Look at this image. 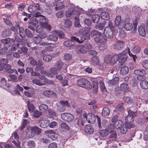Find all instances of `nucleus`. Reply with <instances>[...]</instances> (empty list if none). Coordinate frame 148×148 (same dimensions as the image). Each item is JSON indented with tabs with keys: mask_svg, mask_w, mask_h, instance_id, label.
I'll return each instance as SVG.
<instances>
[{
	"mask_svg": "<svg viewBox=\"0 0 148 148\" xmlns=\"http://www.w3.org/2000/svg\"><path fill=\"white\" fill-rule=\"evenodd\" d=\"M79 34L82 36H78V37L72 36L71 37L73 43L74 41H76L79 43H82L85 40H87L90 38V35L87 31L83 29L80 30Z\"/></svg>",
	"mask_w": 148,
	"mask_h": 148,
	"instance_id": "f257e3e1",
	"label": "nucleus"
},
{
	"mask_svg": "<svg viewBox=\"0 0 148 148\" xmlns=\"http://www.w3.org/2000/svg\"><path fill=\"white\" fill-rule=\"evenodd\" d=\"M28 11L33 13L34 17H38L40 16L43 12V10L38 4L33 5H30L28 8Z\"/></svg>",
	"mask_w": 148,
	"mask_h": 148,
	"instance_id": "f03ea898",
	"label": "nucleus"
},
{
	"mask_svg": "<svg viewBox=\"0 0 148 148\" xmlns=\"http://www.w3.org/2000/svg\"><path fill=\"white\" fill-rule=\"evenodd\" d=\"M26 130V134L29 137L34 136L35 134H39L41 132V129L37 126H29Z\"/></svg>",
	"mask_w": 148,
	"mask_h": 148,
	"instance_id": "7ed1b4c3",
	"label": "nucleus"
},
{
	"mask_svg": "<svg viewBox=\"0 0 148 148\" xmlns=\"http://www.w3.org/2000/svg\"><path fill=\"white\" fill-rule=\"evenodd\" d=\"M60 38H63L64 37V34L63 32L55 30L53 32V34L49 35L47 38V40L51 41L56 42L58 40V37Z\"/></svg>",
	"mask_w": 148,
	"mask_h": 148,
	"instance_id": "20e7f679",
	"label": "nucleus"
},
{
	"mask_svg": "<svg viewBox=\"0 0 148 148\" xmlns=\"http://www.w3.org/2000/svg\"><path fill=\"white\" fill-rule=\"evenodd\" d=\"M97 36L94 38V40L97 42L101 43L107 41V39L105 37L101 36V33L97 30H93L91 32V36Z\"/></svg>",
	"mask_w": 148,
	"mask_h": 148,
	"instance_id": "39448f33",
	"label": "nucleus"
},
{
	"mask_svg": "<svg viewBox=\"0 0 148 148\" xmlns=\"http://www.w3.org/2000/svg\"><path fill=\"white\" fill-rule=\"evenodd\" d=\"M92 45L89 43H87L84 45H80L76 47L77 51L82 53H86L89 49L91 48Z\"/></svg>",
	"mask_w": 148,
	"mask_h": 148,
	"instance_id": "423d86ee",
	"label": "nucleus"
},
{
	"mask_svg": "<svg viewBox=\"0 0 148 148\" xmlns=\"http://www.w3.org/2000/svg\"><path fill=\"white\" fill-rule=\"evenodd\" d=\"M129 51V50L128 49H126L122 53H119L118 55L119 60V62L120 63L121 65H122L126 60L127 57L126 53H128Z\"/></svg>",
	"mask_w": 148,
	"mask_h": 148,
	"instance_id": "0eeeda50",
	"label": "nucleus"
},
{
	"mask_svg": "<svg viewBox=\"0 0 148 148\" xmlns=\"http://www.w3.org/2000/svg\"><path fill=\"white\" fill-rule=\"evenodd\" d=\"M70 8H69L65 12V15L67 17H70L72 15H79L80 13L78 11H75L74 6L72 4H70Z\"/></svg>",
	"mask_w": 148,
	"mask_h": 148,
	"instance_id": "6e6552de",
	"label": "nucleus"
},
{
	"mask_svg": "<svg viewBox=\"0 0 148 148\" xmlns=\"http://www.w3.org/2000/svg\"><path fill=\"white\" fill-rule=\"evenodd\" d=\"M15 40L17 43L14 44L12 45V46L11 48V50L12 51H15L19 47L20 45L24 46V43L22 41L21 38H19L18 37H15Z\"/></svg>",
	"mask_w": 148,
	"mask_h": 148,
	"instance_id": "1a4fd4ad",
	"label": "nucleus"
},
{
	"mask_svg": "<svg viewBox=\"0 0 148 148\" xmlns=\"http://www.w3.org/2000/svg\"><path fill=\"white\" fill-rule=\"evenodd\" d=\"M61 117L62 119L68 122H71L74 119V116L73 114L68 113H62Z\"/></svg>",
	"mask_w": 148,
	"mask_h": 148,
	"instance_id": "9d476101",
	"label": "nucleus"
},
{
	"mask_svg": "<svg viewBox=\"0 0 148 148\" xmlns=\"http://www.w3.org/2000/svg\"><path fill=\"white\" fill-rule=\"evenodd\" d=\"M128 113V115L125 119L126 121L132 122L134 121V117L136 115L137 112L136 111L133 112L131 110H129Z\"/></svg>",
	"mask_w": 148,
	"mask_h": 148,
	"instance_id": "9b49d317",
	"label": "nucleus"
},
{
	"mask_svg": "<svg viewBox=\"0 0 148 148\" xmlns=\"http://www.w3.org/2000/svg\"><path fill=\"white\" fill-rule=\"evenodd\" d=\"M114 23L115 25L118 26L119 29L123 28L124 23L121 20V17L120 16H118L116 17Z\"/></svg>",
	"mask_w": 148,
	"mask_h": 148,
	"instance_id": "f8f14e48",
	"label": "nucleus"
},
{
	"mask_svg": "<svg viewBox=\"0 0 148 148\" xmlns=\"http://www.w3.org/2000/svg\"><path fill=\"white\" fill-rule=\"evenodd\" d=\"M58 70L55 67H52L50 68L48 72L45 73V75L48 77H52L53 75H55L58 73Z\"/></svg>",
	"mask_w": 148,
	"mask_h": 148,
	"instance_id": "ddd939ff",
	"label": "nucleus"
},
{
	"mask_svg": "<svg viewBox=\"0 0 148 148\" xmlns=\"http://www.w3.org/2000/svg\"><path fill=\"white\" fill-rule=\"evenodd\" d=\"M113 28H111L109 27H106L104 31V34L106 38V37L108 38H111L113 36V32L112 31ZM103 37H104L103 36Z\"/></svg>",
	"mask_w": 148,
	"mask_h": 148,
	"instance_id": "4468645a",
	"label": "nucleus"
},
{
	"mask_svg": "<svg viewBox=\"0 0 148 148\" xmlns=\"http://www.w3.org/2000/svg\"><path fill=\"white\" fill-rule=\"evenodd\" d=\"M46 134L49 137L53 140H55L58 138V135L52 130H47L45 131Z\"/></svg>",
	"mask_w": 148,
	"mask_h": 148,
	"instance_id": "2eb2a0df",
	"label": "nucleus"
},
{
	"mask_svg": "<svg viewBox=\"0 0 148 148\" xmlns=\"http://www.w3.org/2000/svg\"><path fill=\"white\" fill-rule=\"evenodd\" d=\"M96 117L98 123V126L99 127H101L102 126L104 127H107L109 125V123L108 121L106 119H104L102 120L101 122V126L100 118L97 116H96Z\"/></svg>",
	"mask_w": 148,
	"mask_h": 148,
	"instance_id": "dca6fc26",
	"label": "nucleus"
},
{
	"mask_svg": "<svg viewBox=\"0 0 148 148\" xmlns=\"http://www.w3.org/2000/svg\"><path fill=\"white\" fill-rule=\"evenodd\" d=\"M124 42L122 41H117L114 45V48L116 50H120L123 47Z\"/></svg>",
	"mask_w": 148,
	"mask_h": 148,
	"instance_id": "f3484780",
	"label": "nucleus"
},
{
	"mask_svg": "<svg viewBox=\"0 0 148 148\" xmlns=\"http://www.w3.org/2000/svg\"><path fill=\"white\" fill-rule=\"evenodd\" d=\"M26 71L27 73H31V75L33 76L39 77L40 75V73L34 71L33 69L31 67H27L26 69Z\"/></svg>",
	"mask_w": 148,
	"mask_h": 148,
	"instance_id": "a211bd4d",
	"label": "nucleus"
},
{
	"mask_svg": "<svg viewBox=\"0 0 148 148\" xmlns=\"http://www.w3.org/2000/svg\"><path fill=\"white\" fill-rule=\"evenodd\" d=\"M117 134L116 132H114L109 136L108 140H107V144H110L113 141H115L116 139Z\"/></svg>",
	"mask_w": 148,
	"mask_h": 148,
	"instance_id": "6ab92c4d",
	"label": "nucleus"
},
{
	"mask_svg": "<svg viewBox=\"0 0 148 148\" xmlns=\"http://www.w3.org/2000/svg\"><path fill=\"white\" fill-rule=\"evenodd\" d=\"M95 120L96 118L93 114L91 113L87 114V120L89 123H93Z\"/></svg>",
	"mask_w": 148,
	"mask_h": 148,
	"instance_id": "aec40b11",
	"label": "nucleus"
},
{
	"mask_svg": "<svg viewBox=\"0 0 148 148\" xmlns=\"http://www.w3.org/2000/svg\"><path fill=\"white\" fill-rule=\"evenodd\" d=\"M38 18V23L42 26H44V25L47 22V19L45 18V16L41 15L38 17H36Z\"/></svg>",
	"mask_w": 148,
	"mask_h": 148,
	"instance_id": "412c9836",
	"label": "nucleus"
},
{
	"mask_svg": "<svg viewBox=\"0 0 148 148\" xmlns=\"http://www.w3.org/2000/svg\"><path fill=\"white\" fill-rule=\"evenodd\" d=\"M8 60L6 58L0 59V71L2 70L5 65L8 63Z\"/></svg>",
	"mask_w": 148,
	"mask_h": 148,
	"instance_id": "4be33fe9",
	"label": "nucleus"
},
{
	"mask_svg": "<svg viewBox=\"0 0 148 148\" xmlns=\"http://www.w3.org/2000/svg\"><path fill=\"white\" fill-rule=\"evenodd\" d=\"M40 126L42 128L47 127L49 124V121L47 120H41L39 121Z\"/></svg>",
	"mask_w": 148,
	"mask_h": 148,
	"instance_id": "5701e85b",
	"label": "nucleus"
},
{
	"mask_svg": "<svg viewBox=\"0 0 148 148\" xmlns=\"http://www.w3.org/2000/svg\"><path fill=\"white\" fill-rule=\"evenodd\" d=\"M84 130L86 133L89 134H92L94 131L93 128L92 126L90 124L87 125L85 126Z\"/></svg>",
	"mask_w": 148,
	"mask_h": 148,
	"instance_id": "b1692460",
	"label": "nucleus"
},
{
	"mask_svg": "<svg viewBox=\"0 0 148 148\" xmlns=\"http://www.w3.org/2000/svg\"><path fill=\"white\" fill-rule=\"evenodd\" d=\"M1 42L4 45L11 44L12 43L15 42V40L14 39L10 38L2 39L1 40Z\"/></svg>",
	"mask_w": 148,
	"mask_h": 148,
	"instance_id": "393cba45",
	"label": "nucleus"
},
{
	"mask_svg": "<svg viewBox=\"0 0 148 148\" xmlns=\"http://www.w3.org/2000/svg\"><path fill=\"white\" fill-rule=\"evenodd\" d=\"M139 34L142 36L144 37L146 35V32L144 27L141 25L139 26L138 28Z\"/></svg>",
	"mask_w": 148,
	"mask_h": 148,
	"instance_id": "a878e982",
	"label": "nucleus"
},
{
	"mask_svg": "<svg viewBox=\"0 0 148 148\" xmlns=\"http://www.w3.org/2000/svg\"><path fill=\"white\" fill-rule=\"evenodd\" d=\"M124 125V124L121 120H118L115 121L114 123V125L115 128L117 129H119Z\"/></svg>",
	"mask_w": 148,
	"mask_h": 148,
	"instance_id": "bb28decb",
	"label": "nucleus"
},
{
	"mask_svg": "<svg viewBox=\"0 0 148 148\" xmlns=\"http://www.w3.org/2000/svg\"><path fill=\"white\" fill-rule=\"evenodd\" d=\"M140 86L143 89H148V82L145 80H142L140 82Z\"/></svg>",
	"mask_w": 148,
	"mask_h": 148,
	"instance_id": "cd10ccee",
	"label": "nucleus"
},
{
	"mask_svg": "<svg viewBox=\"0 0 148 148\" xmlns=\"http://www.w3.org/2000/svg\"><path fill=\"white\" fill-rule=\"evenodd\" d=\"M134 73L138 75H146V72L144 70L138 69L135 70L134 71Z\"/></svg>",
	"mask_w": 148,
	"mask_h": 148,
	"instance_id": "c85d7f7f",
	"label": "nucleus"
},
{
	"mask_svg": "<svg viewBox=\"0 0 148 148\" xmlns=\"http://www.w3.org/2000/svg\"><path fill=\"white\" fill-rule=\"evenodd\" d=\"M86 79H80L77 80V85L79 86L84 88L85 87V83Z\"/></svg>",
	"mask_w": 148,
	"mask_h": 148,
	"instance_id": "c756f323",
	"label": "nucleus"
},
{
	"mask_svg": "<svg viewBox=\"0 0 148 148\" xmlns=\"http://www.w3.org/2000/svg\"><path fill=\"white\" fill-rule=\"evenodd\" d=\"M119 80V79L118 77H115L109 81L108 83L111 86L115 85L118 83Z\"/></svg>",
	"mask_w": 148,
	"mask_h": 148,
	"instance_id": "7c9ffc66",
	"label": "nucleus"
},
{
	"mask_svg": "<svg viewBox=\"0 0 148 148\" xmlns=\"http://www.w3.org/2000/svg\"><path fill=\"white\" fill-rule=\"evenodd\" d=\"M110 112L109 108L107 107H105L103 108L101 114L103 116H107L109 115Z\"/></svg>",
	"mask_w": 148,
	"mask_h": 148,
	"instance_id": "2f4dec72",
	"label": "nucleus"
},
{
	"mask_svg": "<svg viewBox=\"0 0 148 148\" xmlns=\"http://www.w3.org/2000/svg\"><path fill=\"white\" fill-rule=\"evenodd\" d=\"M11 66L9 64H7L5 66L4 68L5 69V70L6 73H12L14 71V70H12V69H11Z\"/></svg>",
	"mask_w": 148,
	"mask_h": 148,
	"instance_id": "473e14b6",
	"label": "nucleus"
},
{
	"mask_svg": "<svg viewBox=\"0 0 148 148\" xmlns=\"http://www.w3.org/2000/svg\"><path fill=\"white\" fill-rule=\"evenodd\" d=\"M60 129L63 131H66L69 130V127L65 123H61L60 126Z\"/></svg>",
	"mask_w": 148,
	"mask_h": 148,
	"instance_id": "72a5a7b5",
	"label": "nucleus"
},
{
	"mask_svg": "<svg viewBox=\"0 0 148 148\" xmlns=\"http://www.w3.org/2000/svg\"><path fill=\"white\" fill-rule=\"evenodd\" d=\"M38 107H39V110L42 112H45L48 108V106L45 104H42Z\"/></svg>",
	"mask_w": 148,
	"mask_h": 148,
	"instance_id": "f704fd0d",
	"label": "nucleus"
},
{
	"mask_svg": "<svg viewBox=\"0 0 148 148\" xmlns=\"http://www.w3.org/2000/svg\"><path fill=\"white\" fill-rule=\"evenodd\" d=\"M129 71L128 67L127 66H125L122 67L120 71V73L122 75H125L127 74Z\"/></svg>",
	"mask_w": 148,
	"mask_h": 148,
	"instance_id": "c9c22d12",
	"label": "nucleus"
},
{
	"mask_svg": "<svg viewBox=\"0 0 148 148\" xmlns=\"http://www.w3.org/2000/svg\"><path fill=\"white\" fill-rule=\"evenodd\" d=\"M120 87L121 90L124 92H127L129 90L128 85L125 83L121 84Z\"/></svg>",
	"mask_w": 148,
	"mask_h": 148,
	"instance_id": "e433bc0d",
	"label": "nucleus"
},
{
	"mask_svg": "<svg viewBox=\"0 0 148 148\" xmlns=\"http://www.w3.org/2000/svg\"><path fill=\"white\" fill-rule=\"evenodd\" d=\"M101 18L103 19L108 20L109 18V15L108 12H103L100 14Z\"/></svg>",
	"mask_w": 148,
	"mask_h": 148,
	"instance_id": "4c0bfd02",
	"label": "nucleus"
},
{
	"mask_svg": "<svg viewBox=\"0 0 148 148\" xmlns=\"http://www.w3.org/2000/svg\"><path fill=\"white\" fill-rule=\"evenodd\" d=\"M127 31L130 30L133 28V25L132 23H127L123 25V27Z\"/></svg>",
	"mask_w": 148,
	"mask_h": 148,
	"instance_id": "58836bf2",
	"label": "nucleus"
},
{
	"mask_svg": "<svg viewBox=\"0 0 148 148\" xmlns=\"http://www.w3.org/2000/svg\"><path fill=\"white\" fill-rule=\"evenodd\" d=\"M44 95L47 97L50 96L51 95H53L54 96H56V94L52 91L47 90H45L43 92Z\"/></svg>",
	"mask_w": 148,
	"mask_h": 148,
	"instance_id": "ea45409f",
	"label": "nucleus"
},
{
	"mask_svg": "<svg viewBox=\"0 0 148 148\" xmlns=\"http://www.w3.org/2000/svg\"><path fill=\"white\" fill-rule=\"evenodd\" d=\"M140 46L135 45L132 47L131 51L134 53H137L140 51Z\"/></svg>",
	"mask_w": 148,
	"mask_h": 148,
	"instance_id": "a19ab883",
	"label": "nucleus"
},
{
	"mask_svg": "<svg viewBox=\"0 0 148 148\" xmlns=\"http://www.w3.org/2000/svg\"><path fill=\"white\" fill-rule=\"evenodd\" d=\"M10 34L11 32L10 29H7L2 32L1 36L3 38H5L8 36Z\"/></svg>",
	"mask_w": 148,
	"mask_h": 148,
	"instance_id": "79ce46f5",
	"label": "nucleus"
},
{
	"mask_svg": "<svg viewBox=\"0 0 148 148\" xmlns=\"http://www.w3.org/2000/svg\"><path fill=\"white\" fill-rule=\"evenodd\" d=\"M32 82L33 83L39 86H42L45 85L44 82H42L39 79H34L32 80Z\"/></svg>",
	"mask_w": 148,
	"mask_h": 148,
	"instance_id": "37998d69",
	"label": "nucleus"
},
{
	"mask_svg": "<svg viewBox=\"0 0 148 148\" xmlns=\"http://www.w3.org/2000/svg\"><path fill=\"white\" fill-rule=\"evenodd\" d=\"M65 5L63 4L62 2H60L57 3L56 5V7H55V9L56 10H61L64 8Z\"/></svg>",
	"mask_w": 148,
	"mask_h": 148,
	"instance_id": "c03bdc74",
	"label": "nucleus"
},
{
	"mask_svg": "<svg viewBox=\"0 0 148 148\" xmlns=\"http://www.w3.org/2000/svg\"><path fill=\"white\" fill-rule=\"evenodd\" d=\"M27 107L29 111L30 112H32L34 110V107L33 104L29 101H27Z\"/></svg>",
	"mask_w": 148,
	"mask_h": 148,
	"instance_id": "a18cd8bd",
	"label": "nucleus"
},
{
	"mask_svg": "<svg viewBox=\"0 0 148 148\" xmlns=\"http://www.w3.org/2000/svg\"><path fill=\"white\" fill-rule=\"evenodd\" d=\"M18 28H19V34L20 36L23 38L25 37L26 36V29L25 30L22 27H18Z\"/></svg>",
	"mask_w": 148,
	"mask_h": 148,
	"instance_id": "49530a36",
	"label": "nucleus"
},
{
	"mask_svg": "<svg viewBox=\"0 0 148 148\" xmlns=\"http://www.w3.org/2000/svg\"><path fill=\"white\" fill-rule=\"evenodd\" d=\"M105 23L103 22L102 23H99L95 25V28L97 29L101 30L103 29L105 27Z\"/></svg>",
	"mask_w": 148,
	"mask_h": 148,
	"instance_id": "de8ad7c7",
	"label": "nucleus"
},
{
	"mask_svg": "<svg viewBox=\"0 0 148 148\" xmlns=\"http://www.w3.org/2000/svg\"><path fill=\"white\" fill-rule=\"evenodd\" d=\"M99 16L97 14L93 15L92 16V19L94 23H97L98 22L99 20Z\"/></svg>",
	"mask_w": 148,
	"mask_h": 148,
	"instance_id": "09e8293b",
	"label": "nucleus"
},
{
	"mask_svg": "<svg viewBox=\"0 0 148 148\" xmlns=\"http://www.w3.org/2000/svg\"><path fill=\"white\" fill-rule=\"evenodd\" d=\"M64 63L61 60L58 61L56 63V66L58 70H60L64 66Z\"/></svg>",
	"mask_w": 148,
	"mask_h": 148,
	"instance_id": "8fccbe9b",
	"label": "nucleus"
},
{
	"mask_svg": "<svg viewBox=\"0 0 148 148\" xmlns=\"http://www.w3.org/2000/svg\"><path fill=\"white\" fill-rule=\"evenodd\" d=\"M108 134V131L106 130H102L99 132L100 136L103 137L106 136Z\"/></svg>",
	"mask_w": 148,
	"mask_h": 148,
	"instance_id": "3c124183",
	"label": "nucleus"
},
{
	"mask_svg": "<svg viewBox=\"0 0 148 148\" xmlns=\"http://www.w3.org/2000/svg\"><path fill=\"white\" fill-rule=\"evenodd\" d=\"M74 43H73L71 40H66L63 42V45L65 47H69L74 45Z\"/></svg>",
	"mask_w": 148,
	"mask_h": 148,
	"instance_id": "603ef678",
	"label": "nucleus"
},
{
	"mask_svg": "<svg viewBox=\"0 0 148 148\" xmlns=\"http://www.w3.org/2000/svg\"><path fill=\"white\" fill-rule=\"evenodd\" d=\"M52 58V56L51 55H47L45 56L43 58V60L45 61L49 62L50 61Z\"/></svg>",
	"mask_w": 148,
	"mask_h": 148,
	"instance_id": "864d4df0",
	"label": "nucleus"
},
{
	"mask_svg": "<svg viewBox=\"0 0 148 148\" xmlns=\"http://www.w3.org/2000/svg\"><path fill=\"white\" fill-rule=\"evenodd\" d=\"M64 25L65 27L69 28L71 25L72 23L69 19H66L65 20Z\"/></svg>",
	"mask_w": 148,
	"mask_h": 148,
	"instance_id": "5fc2aeb1",
	"label": "nucleus"
},
{
	"mask_svg": "<svg viewBox=\"0 0 148 148\" xmlns=\"http://www.w3.org/2000/svg\"><path fill=\"white\" fill-rule=\"evenodd\" d=\"M27 145L28 147L30 148H34L35 146V144L34 141L29 140L27 142Z\"/></svg>",
	"mask_w": 148,
	"mask_h": 148,
	"instance_id": "6e6d98bb",
	"label": "nucleus"
},
{
	"mask_svg": "<svg viewBox=\"0 0 148 148\" xmlns=\"http://www.w3.org/2000/svg\"><path fill=\"white\" fill-rule=\"evenodd\" d=\"M111 63L114 64L118 60V56L117 55H114L112 57H111Z\"/></svg>",
	"mask_w": 148,
	"mask_h": 148,
	"instance_id": "4d7b16f0",
	"label": "nucleus"
},
{
	"mask_svg": "<svg viewBox=\"0 0 148 148\" xmlns=\"http://www.w3.org/2000/svg\"><path fill=\"white\" fill-rule=\"evenodd\" d=\"M104 62L106 64L111 63V56L110 55H106L104 59Z\"/></svg>",
	"mask_w": 148,
	"mask_h": 148,
	"instance_id": "13d9d810",
	"label": "nucleus"
},
{
	"mask_svg": "<svg viewBox=\"0 0 148 148\" xmlns=\"http://www.w3.org/2000/svg\"><path fill=\"white\" fill-rule=\"evenodd\" d=\"M30 21L31 23L35 26L38 23V19L34 17L32 18Z\"/></svg>",
	"mask_w": 148,
	"mask_h": 148,
	"instance_id": "bf43d9fd",
	"label": "nucleus"
},
{
	"mask_svg": "<svg viewBox=\"0 0 148 148\" xmlns=\"http://www.w3.org/2000/svg\"><path fill=\"white\" fill-rule=\"evenodd\" d=\"M63 58L66 60H69L72 58V56L68 53L63 54Z\"/></svg>",
	"mask_w": 148,
	"mask_h": 148,
	"instance_id": "052dcab7",
	"label": "nucleus"
},
{
	"mask_svg": "<svg viewBox=\"0 0 148 148\" xmlns=\"http://www.w3.org/2000/svg\"><path fill=\"white\" fill-rule=\"evenodd\" d=\"M106 42L100 43H101L99 47V49L100 50H103L107 48L106 44Z\"/></svg>",
	"mask_w": 148,
	"mask_h": 148,
	"instance_id": "680f3d73",
	"label": "nucleus"
},
{
	"mask_svg": "<svg viewBox=\"0 0 148 148\" xmlns=\"http://www.w3.org/2000/svg\"><path fill=\"white\" fill-rule=\"evenodd\" d=\"M49 117L51 118H53V116H56V114L55 112L52 110L49 109L48 110Z\"/></svg>",
	"mask_w": 148,
	"mask_h": 148,
	"instance_id": "e2e57ef3",
	"label": "nucleus"
},
{
	"mask_svg": "<svg viewBox=\"0 0 148 148\" xmlns=\"http://www.w3.org/2000/svg\"><path fill=\"white\" fill-rule=\"evenodd\" d=\"M114 128V126L113 124H110L109 125H108L107 127V130L109 133H112L113 132Z\"/></svg>",
	"mask_w": 148,
	"mask_h": 148,
	"instance_id": "0e129e2a",
	"label": "nucleus"
},
{
	"mask_svg": "<svg viewBox=\"0 0 148 148\" xmlns=\"http://www.w3.org/2000/svg\"><path fill=\"white\" fill-rule=\"evenodd\" d=\"M84 85L85 87H84V88H86L88 89H90L92 88L91 83L87 79H86Z\"/></svg>",
	"mask_w": 148,
	"mask_h": 148,
	"instance_id": "69168bd1",
	"label": "nucleus"
},
{
	"mask_svg": "<svg viewBox=\"0 0 148 148\" xmlns=\"http://www.w3.org/2000/svg\"><path fill=\"white\" fill-rule=\"evenodd\" d=\"M5 17L3 18L4 22L7 25H10L11 23L9 20L10 16L9 15H6L5 16Z\"/></svg>",
	"mask_w": 148,
	"mask_h": 148,
	"instance_id": "338daca9",
	"label": "nucleus"
},
{
	"mask_svg": "<svg viewBox=\"0 0 148 148\" xmlns=\"http://www.w3.org/2000/svg\"><path fill=\"white\" fill-rule=\"evenodd\" d=\"M123 100L128 104L131 103L132 102V99L129 97H123Z\"/></svg>",
	"mask_w": 148,
	"mask_h": 148,
	"instance_id": "774afa93",
	"label": "nucleus"
}]
</instances>
